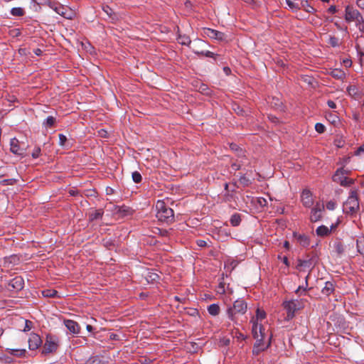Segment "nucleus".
<instances>
[{
    "label": "nucleus",
    "instance_id": "f257e3e1",
    "mask_svg": "<svg viewBox=\"0 0 364 364\" xmlns=\"http://www.w3.org/2000/svg\"><path fill=\"white\" fill-rule=\"evenodd\" d=\"M252 323V332L256 343L254 346L253 352L258 353L260 351L264 350L270 346L272 334L269 335L267 343L264 342V338L267 334L264 331V327L262 323L255 321L254 319L251 320Z\"/></svg>",
    "mask_w": 364,
    "mask_h": 364
},
{
    "label": "nucleus",
    "instance_id": "f03ea898",
    "mask_svg": "<svg viewBox=\"0 0 364 364\" xmlns=\"http://www.w3.org/2000/svg\"><path fill=\"white\" fill-rule=\"evenodd\" d=\"M247 310V304L242 299H238L234 301L232 306L227 308L226 314L228 318L233 322L234 324H239L238 316L244 315Z\"/></svg>",
    "mask_w": 364,
    "mask_h": 364
},
{
    "label": "nucleus",
    "instance_id": "7ed1b4c3",
    "mask_svg": "<svg viewBox=\"0 0 364 364\" xmlns=\"http://www.w3.org/2000/svg\"><path fill=\"white\" fill-rule=\"evenodd\" d=\"M156 216L159 220L166 223H171L174 220L173 210L167 206L164 201L158 200L156 204Z\"/></svg>",
    "mask_w": 364,
    "mask_h": 364
},
{
    "label": "nucleus",
    "instance_id": "20e7f679",
    "mask_svg": "<svg viewBox=\"0 0 364 364\" xmlns=\"http://www.w3.org/2000/svg\"><path fill=\"white\" fill-rule=\"evenodd\" d=\"M318 257L316 253L311 252L306 256L305 259H298L296 269L299 271L311 270L318 263Z\"/></svg>",
    "mask_w": 364,
    "mask_h": 364
},
{
    "label": "nucleus",
    "instance_id": "39448f33",
    "mask_svg": "<svg viewBox=\"0 0 364 364\" xmlns=\"http://www.w3.org/2000/svg\"><path fill=\"white\" fill-rule=\"evenodd\" d=\"M359 209L358 191L351 190L347 200L343 203V211L348 214H353Z\"/></svg>",
    "mask_w": 364,
    "mask_h": 364
},
{
    "label": "nucleus",
    "instance_id": "423d86ee",
    "mask_svg": "<svg viewBox=\"0 0 364 364\" xmlns=\"http://www.w3.org/2000/svg\"><path fill=\"white\" fill-rule=\"evenodd\" d=\"M59 339L56 336L48 334L46 336V342L43 346L42 353L48 354L55 352L58 347Z\"/></svg>",
    "mask_w": 364,
    "mask_h": 364
},
{
    "label": "nucleus",
    "instance_id": "0eeeda50",
    "mask_svg": "<svg viewBox=\"0 0 364 364\" xmlns=\"http://www.w3.org/2000/svg\"><path fill=\"white\" fill-rule=\"evenodd\" d=\"M283 306L284 309L287 311V320L292 319L295 316V313L301 309L299 301L297 300L284 301L283 303Z\"/></svg>",
    "mask_w": 364,
    "mask_h": 364
},
{
    "label": "nucleus",
    "instance_id": "6e6552de",
    "mask_svg": "<svg viewBox=\"0 0 364 364\" xmlns=\"http://www.w3.org/2000/svg\"><path fill=\"white\" fill-rule=\"evenodd\" d=\"M345 19L348 22L356 21L358 23L363 22V18L360 13L353 6H347L346 7Z\"/></svg>",
    "mask_w": 364,
    "mask_h": 364
},
{
    "label": "nucleus",
    "instance_id": "1a4fd4ad",
    "mask_svg": "<svg viewBox=\"0 0 364 364\" xmlns=\"http://www.w3.org/2000/svg\"><path fill=\"white\" fill-rule=\"evenodd\" d=\"M324 210L323 203H316L315 206L311 209L310 220L311 222L315 223L318 221L322 218V212Z\"/></svg>",
    "mask_w": 364,
    "mask_h": 364
},
{
    "label": "nucleus",
    "instance_id": "9d476101",
    "mask_svg": "<svg viewBox=\"0 0 364 364\" xmlns=\"http://www.w3.org/2000/svg\"><path fill=\"white\" fill-rule=\"evenodd\" d=\"M204 33L208 37L218 41H223L227 39V36L224 33L215 29L205 28Z\"/></svg>",
    "mask_w": 364,
    "mask_h": 364
},
{
    "label": "nucleus",
    "instance_id": "9b49d317",
    "mask_svg": "<svg viewBox=\"0 0 364 364\" xmlns=\"http://www.w3.org/2000/svg\"><path fill=\"white\" fill-rule=\"evenodd\" d=\"M28 343L29 349L33 350L38 349L41 346L42 340L38 334L32 333L30 334Z\"/></svg>",
    "mask_w": 364,
    "mask_h": 364
},
{
    "label": "nucleus",
    "instance_id": "f8f14e48",
    "mask_svg": "<svg viewBox=\"0 0 364 364\" xmlns=\"http://www.w3.org/2000/svg\"><path fill=\"white\" fill-rule=\"evenodd\" d=\"M8 286L9 290H21L24 286V280L21 277H16L9 281Z\"/></svg>",
    "mask_w": 364,
    "mask_h": 364
},
{
    "label": "nucleus",
    "instance_id": "ddd939ff",
    "mask_svg": "<svg viewBox=\"0 0 364 364\" xmlns=\"http://www.w3.org/2000/svg\"><path fill=\"white\" fill-rule=\"evenodd\" d=\"M349 174H350V170L345 169L343 167H341L336 170L332 177V179L334 182L341 183L343 181L342 179L343 180Z\"/></svg>",
    "mask_w": 364,
    "mask_h": 364
},
{
    "label": "nucleus",
    "instance_id": "4468645a",
    "mask_svg": "<svg viewBox=\"0 0 364 364\" xmlns=\"http://www.w3.org/2000/svg\"><path fill=\"white\" fill-rule=\"evenodd\" d=\"M301 200L306 208H310L314 204L312 193L309 190L305 189L301 195Z\"/></svg>",
    "mask_w": 364,
    "mask_h": 364
},
{
    "label": "nucleus",
    "instance_id": "2eb2a0df",
    "mask_svg": "<svg viewBox=\"0 0 364 364\" xmlns=\"http://www.w3.org/2000/svg\"><path fill=\"white\" fill-rule=\"evenodd\" d=\"M114 213L116 215H118L119 218H124L127 216L132 215L133 213V210L127 205L122 206H115Z\"/></svg>",
    "mask_w": 364,
    "mask_h": 364
},
{
    "label": "nucleus",
    "instance_id": "dca6fc26",
    "mask_svg": "<svg viewBox=\"0 0 364 364\" xmlns=\"http://www.w3.org/2000/svg\"><path fill=\"white\" fill-rule=\"evenodd\" d=\"M293 236L301 246L305 247L310 245V239L306 235L294 232Z\"/></svg>",
    "mask_w": 364,
    "mask_h": 364
},
{
    "label": "nucleus",
    "instance_id": "f3484780",
    "mask_svg": "<svg viewBox=\"0 0 364 364\" xmlns=\"http://www.w3.org/2000/svg\"><path fill=\"white\" fill-rule=\"evenodd\" d=\"M49 7L62 16H63V15H66V12L68 11V7L55 1L49 2Z\"/></svg>",
    "mask_w": 364,
    "mask_h": 364
},
{
    "label": "nucleus",
    "instance_id": "a211bd4d",
    "mask_svg": "<svg viewBox=\"0 0 364 364\" xmlns=\"http://www.w3.org/2000/svg\"><path fill=\"white\" fill-rule=\"evenodd\" d=\"M11 151L12 153L17 155H23L24 150L23 149L20 148L19 141L17 139L14 138L11 140L10 142Z\"/></svg>",
    "mask_w": 364,
    "mask_h": 364
},
{
    "label": "nucleus",
    "instance_id": "6ab92c4d",
    "mask_svg": "<svg viewBox=\"0 0 364 364\" xmlns=\"http://www.w3.org/2000/svg\"><path fill=\"white\" fill-rule=\"evenodd\" d=\"M102 10L107 15L109 19H110L112 22H114L119 20L118 14L115 13L109 6L103 5Z\"/></svg>",
    "mask_w": 364,
    "mask_h": 364
},
{
    "label": "nucleus",
    "instance_id": "aec40b11",
    "mask_svg": "<svg viewBox=\"0 0 364 364\" xmlns=\"http://www.w3.org/2000/svg\"><path fill=\"white\" fill-rule=\"evenodd\" d=\"M64 323L71 333L77 334L80 332V326L77 322L73 320H65Z\"/></svg>",
    "mask_w": 364,
    "mask_h": 364
},
{
    "label": "nucleus",
    "instance_id": "412c9836",
    "mask_svg": "<svg viewBox=\"0 0 364 364\" xmlns=\"http://www.w3.org/2000/svg\"><path fill=\"white\" fill-rule=\"evenodd\" d=\"M330 75L331 77L337 80H343L346 77L345 72L343 70L338 68L333 69L330 72Z\"/></svg>",
    "mask_w": 364,
    "mask_h": 364
},
{
    "label": "nucleus",
    "instance_id": "4be33fe9",
    "mask_svg": "<svg viewBox=\"0 0 364 364\" xmlns=\"http://www.w3.org/2000/svg\"><path fill=\"white\" fill-rule=\"evenodd\" d=\"M333 228V226H331V228L329 229L328 227H326L325 225H321L317 228L316 232L318 236L325 237L331 232V229Z\"/></svg>",
    "mask_w": 364,
    "mask_h": 364
},
{
    "label": "nucleus",
    "instance_id": "5701e85b",
    "mask_svg": "<svg viewBox=\"0 0 364 364\" xmlns=\"http://www.w3.org/2000/svg\"><path fill=\"white\" fill-rule=\"evenodd\" d=\"M321 291L323 294L329 296L334 291V284L331 282H326Z\"/></svg>",
    "mask_w": 364,
    "mask_h": 364
},
{
    "label": "nucleus",
    "instance_id": "b1692460",
    "mask_svg": "<svg viewBox=\"0 0 364 364\" xmlns=\"http://www.w3.org/2000/svg\"><path fill=\"white\" fill-rule=\"evenodd\" d=\"M9 354L17 356V357H23L26 354L25 349H14V348H6V350Z\"/></svg>",
    "mask_w": 364,
    "mask_h": 364
},
{
    "label": "nucleus",
    "instance_id": "393cba45",
    "mask_svg": "<svg viewBox=\"0 0 364 364\" xmlns=\"http://www.w3.org/2000/svg\"><path fill=\"white\" fill-rule=\"evenodd\" d=\"M208 311L211 316H215L219 314L220 311V308L219 305L216 304H213L208 307Z\"/></svg>",
    "mask_w": 364,
    "mask_h": 364
},
{
    "label": "nucleus",
    "instance_id": "a878e982",
    "mask_svg": "<svg viewBox=\"0 0 364 364\" xmlns=\"http://www.w3.org/2000/svg\"><path fill=\"white\" fill-rule=\"evenodd\" d=\"M327 43L331 45L332 47L335 48V47H338L341 46V41L334 36H328V39L327 41Z\"/></svg>",
    "mask_w": 364,
    "mask_h": 364
},
{
    "label": "nucleus",
    "instance_id": "bb28decb",
    "mask_svg": "<svg viewBox=\"0 0 364 364\" xmlns=\"http://www.w3.org/2000/svg\"><path fill=\"white\" fill-rule=\"evenodd\" d=\"M230 224L234 226L237 227L241 223V216L238 213L233 214L230 220Z\"/></svg>",
    "mask_w": 364,
    "mask_h": 364
},
{
    "label": "nucleus",
    "instance_id": "cd10ccee",
    "mask_svg": "<svg viewBox=\"0 0 364 364\" xmlns=\"http://www.w3.org/2000/svg\"><path fill=\"white\" fill-rule=\"evenodd\" d=\"M103 213H104V212L102 209L96 210L93 213H91L90 214V216H89L90 220H95L102 218Z\"/></svg>",
    "mask_w": 364,
    "mask_h": 364
},
{
    "label": "nucleus",
    "instance_id": "c85d7f7f",
    "mask_svg": "<svg viewBox=\"0 0 364 364\" xmlns=\"http://www.w3.org/2000/svg\"><path fill=\"white\" fill-rule=\"evenodd\" d=\"M11 14L14 16H23L25 14V11L21 7H14L11 9Z\"/></svg>",
    "mask_w": 364,
    "mask_h": 364
},
{
    "label": "nucleus",
    "instance_id": "c756f323",
    "mask_svg": "<svg viewBox=\"0 0 364 364\" xmlns=\"http://www.w3.org/2000/svg\"><path fill=\"white\" fill-rule=\"evenodd\" d=\"M178 40L179 43L184 46H189L191 43L189 36L186 35H179Z\"/></svg>",
    "mask_w": 364,
    "mask_h": 364
},
{
    "label": "nucleus",
    "instance_id": "7c9ffc66",
    "mask_svg": "<svg viewBox=\"0 0 364 364\" xmlns=\"http://www.w3.org/2000/svg\"><path fill=\"white\" fill-rule=\"evenodd\" d=\"M146 279L148 282H155L159 279V275L154 272H148Z\"/></svg>",
    "mask_w": 364,
    "mask_h": 364
},
{
    "label": "nucleus",
    "instance_id": "2f4dec72",
    "mask_svg": "<svg viewBox=\"0 0 364 364\" xmlns=\"http://www.w3.org/2000/svg\"><path fill=\"white\" fill-rule=\"evenodd\" d=\"M301 7L308 13L313 14L316 12V9L309 4L308 1L301 2Z\"/></svg>",
    "mask_w": 364,
    "mask_h": 364
},
{
    "label": "nucleus",
    "instance_id": "473e14b6",
    "mask_svg": "<svg viewBox=\"0 0 364 364\" xmlns=\"http://www.w3.org/2000/svg\"><path fill=\"white\" fill-rule=\"evenodd\" d=\"M266 317V313L263 310H260L259 309H257L256 311V318L253 317L252 320H255V321L258 322L259 320H263Z\"/></svg>",
    "mask_w": 364,
    "mask_h": 364
},
{
    "label": "nucleus",
    "instance_id": "72a5a7b5",
    "mask_svg": "<svg viewBox=\"0 0 364 364\" xmlns=\"http://www.w3.org/2000/svg\"><path fill=\"white\" fill-rule=\"evenodd\" d=\"M245 164V161H244V159H240V160H239V159H237V160L236 161V162H235V163H232V165H231V168H232L233 170H235V171H237V170H239V169L241 168V166H242V165H244Z\"/></svg>",
    "mask_w": 364,
    "mask_h": 364
},
{
    "label": "nucleus",
    "instance_id": "f704fd0d",
    "mask_svg": "<svg viewBox=\"0 0 364 364\" xmlns=\"http://www.w3.org/2000/svg\"><path fill=\"white\" fill-rule=\"evenodd\" d=\"M326 119L331 124H334L338 122V117L336 114L329 112L326 114Z\"/></svg>",
    "mask_w": 364,
    "mask_h": 364
},
{
    "label": "nucleus",
    "instance_id": "c9c22d12",
    "mask_svg": "<svg viewBox=\"0 0 364 364\" xmlns=\"http://www.w3.org/2000/svg\"><path fill=\"white\" fill-rule=\"evenodd\" d=\"M239 182L244 187L248 186L251 184V181L249 178L246 177L245 175H242L239 178Z\"/></svg>",
    "mask_w": 364,
    "mask_h": 364
},
{
    "label": "nucleus",
    "instance_id": "e433bc0d",
    "mask_svg": "<svg viewBox=\"0 0 364 364\" xmlns=\"http://www.w3.org/2000/svg\"><path fill=\"white\" fill-rule=\"evenodd\" d=\"M43 295L46 297H55L56 294H58V291L54 289H46L43 291Z\"/></svg>",
    "mask_w": 364,
    "mask_h": 364
},
{
    "label": "nucleus",
    "instance_id": "4c0bfd02",
    "mask_svg": "<svg viewBox=\"0 0 364 364\" xmlns=\"http://www.w3.org/2000/svg\"><path fill=\"white\" fill-rule=\"evenodd\" d=\"M342 181H343L342 183H341L339 184L343 187H349L354 183L353 179L350 178L347 176L343 180L342 179Z\"/></svg>",
    "mask_w": 364,
    "mask_h": 364
},
{
    "label": "nucleus",
    "instance_id": "58836bf2",
    "mask_svg": "<svg viewBox=\"0 0 364 364\" xmlns=\"http://www.w3.org/2000/svg\"><path fill=\"white\" fill-rule=\"evenodd\" d=\"M194 53L198 55H205V57H208V58H215V56L217 55L214 53L209 51V50L201 51V52L194 51Z\"/></svg>",
    "mask_w": 364,
    "mask_h": 364
},
{
    "label": "nucleus",
    "instance_id": "ea45409f",
    "mask_svg": "<svg viewBox=\"0 0 364 364\" xmlns=\"http://www.w3.org/2000/svg\"><path fill=\"white\" fill-rule=\"evenodd\" d=\"M285 1H286L287 5L293 11H297V10L300 9L299 4L296 3H294L291 0H286Z\"/></svg>",
    "mask_w": 364,
    "mask_h": 364
},
{
    "label": "nucleus",
    "instance_id": "a19ab883",
    "mask_svg": "<svg viewBox=\"0 0 364 364\" xmlns=\"http://www.w3.org/2000/svg\"><path fill=\"white\" fill-rule=\"evenodd\" d=\"M132 177L134 182L136 183H140L142 179L141 173L138 171H134L132 174Z\"/></svg>",
    "mask_w": 364,
    "mask_h": 364
},
{
    "label": "nucleus",
    "instance_id": "79ce46f5",
    "mask_svg": "<svg viewBox=\"0 0 364 364\" xmlns=\"http://www.w3.org/2000/svg\"><path fill=\"white\" fill-rule=\"evenodd\" d=\"M347 92L350 96H355L358 94V88L354 85H350L347 87Z\"/></svg>",
    "mask_w": 364,
    "mask_h": 364
},
{
    "label": "nucleus",
    "instance_id": "37998d69",
    "mask_svg": "<svg viewBox=\"0 0 364 364\" xmlns=\"http://www.w3.org/2000/svg\"><path fill=\"white\" fill-rule=\"evenodd\" d=\"M55 122V118L53 116H49L46 118V122H44V124L48 127H51L54 125Z\"/></svg>",
    "mask_w": 364,
    "mask_h": 364
},
{
    "label": "nucleus",
    "instance_id": "c03bdc74",
    "mask_svg": "<svg viewBox=\"0 0 364 364\" xmlns=\"http://www.w3.org/2000/svg\"><path fill=\"white\" fill-rule=\"evenodd\" d=\"M59 138V145L61 146H67L66 141H67V137L63 134H58Z\"/></svg>",
    "mask_w": 364,
    "mask_h": 364
},
{
    "label": "nucleus",
    "instance_id": "a18cd8bd",
    "mask_svg": "<svg viewBox=\"0 0 364 364\" xmlns=\"http://www.w3.org/2000/svg\"><path fill=\"white\" fill-rule=\"evenodd\" d=\"M315 129L318 133L322 134L325 132L326 127L323 124L318 122L315 124Z\"/></svg>",
    "mask_w": 364,
    "mask_h": 364
},
{
    "label": "nucleus",
    "instance_id": "49530a36",
    "mask_svg": "<svg viewBox=\"0 0 364 364\" xmlns=\"http://www.w3.org/2000/svg\"><path fill=\"white\" fill-rule=\"evenodd\" d=\"M355 49L360 57H364V48H361L360 46L357 43L355 45Z\"/></svg>",
    "mask_w": 364,
    "mask_h": 364
},
{
    "label": "nucleus",
    "instance_id": "de8ad7c7",
    "mask_svg": "<svg viewBox=\"0 0 364 364\" xmlns=\"http://www.w3.org/2000/svg\"><path fill=\"white\" fill-rule=\"evenodd\" d=\"M40 153H41V149L39 147L35 148L32 152V157L33 159L38 158L40 155Z\"/></svg>",
    "mask_w": 364,
    "mask_h": 364
},
{
    "label": "nucleus",
    "instance_id": "09e8293b",
    "mask_svg": "<svg viewBox=\"0 0 364 364\" xmlns=\"http://www.w3.org/2000/svg\"><path fill=\"white\" fill-rule=\"evenodd\" d=\"M303 80L309 85H313L314 81V78L309 76L302 77Z\"/></svg>",
    "mask_w": 364,
    "mask_h": 364
},
{
    "label": "nucleus",
    "instance_id": "8fccbe9b",
    "mask_svg": "<svg viewBox=\"0 0 364 364\" xmlns=\"http://www.w3.org/2000/svg\"><path fill=\"white\" fill-rule=\"evenodd\" d=\"M257 202L261 207H264L267 205V200L264 198H259L257 199Z\"/></svg>",
    "mask_w": 364,
    "mask_h": 364
},
{
    "label": "nucleus",
    "instance_id": "3c124183",
    "mask_svg": "<svg viewBox=\"0 0 364 364\" xmlns=\"http://www.w3.org/2000/svg\"><path fill=\"white\" fill-rule=\"evenodd\" d=\"M335 207H336V203L334 202H333V201H329L326 204V208L328 210H333L335 208Z\"/></svg>",
    "mask_w": 364,
    "mask_h": 364
},
{
    "label": "nucleus",
    "instance_id": "603ef678",
    "mask_svg": "<svg viewBox=\"0 0 364 364\" xmlns=\"http://www.w3.org/2000/svg\"><path fill=\"white\" fill-rule=\"evenodd\" d=\"M196 243L200 247H205L207 245L206 241H205L203 240H198L196 241Z\"/></svg>",
    "mask_w": 364,
    "mask_h": 364
},
{
    "label": "nucleus",
    "instance_id": "864d4df0",
    "mask_svg": "<svg viewBox=\"0 0 364 364\" xmlns=\"http://www.w3.org/2000/svg\"><path fill=\"white\" fill-rule=\"evenodd\" d=\"M73 16V13L69 10L68 8V11L66 12V15H63V17L68 19H72Z\"/></svg>",
    "mask_w": 364,
    "mask_h": 364
},
{
    "label": "nucleus",
    "instance_id": "5fc2aeb1",
    "mask_svg": "<svg viewBox=\"0 0 364 364\" xmlns=\"http://www.w3.org/2000/svg\"><path fill=\"white\" fill-rule=\"evenodd\" d=\"M31 324H32V322L31 321H26V326H25V328L23 329L24 331H29L31 330Z\"/></svg>",
    "mask_w": 364,
    "mask_h": 364
},
{
    "label": "nucleus",
    "instance_id": "6e6d98bb",
    "mask_svg": "<svg viewBox=\"0 0 364 364\" xmlns=\"http://www.w3.org/2000/svg\"><path fill=\"white\" fill-rule=\"evenodd\" d=\"M35 3H36L38 5L41 4H46L48 3L49 5V2H50L49 0H33Z\"/></svg>",
    "mask_w": 364,
    "mask_h": 364
},
{
    "label": "nucleus",
    "instance_id": "4d7b16f0",
    "mask_svg": "<svg viewBox=\"0 0 364 364\" xmlns=\"http://www.w3.org/2000/svg\"><path fill=\"white\" fill-rule=\"evenodd\" d=\"M327 105L331 109H336V103L333 101H332V100H328Z\"/></svg>",
    "mask_w": 364,
    "mask_h": 364
},
{
    "label": "nucleus",
    "instance_id": "13d9d810",
    "mask_svg": "<svg viewBox=\"0 0 364 364\" xmlns=\"http://www.w3.org/2000/svg\"><path fill=\"white\" fill-rule=\"evenodd\" d=\"M217 291L220 294L225 293L224 285L222 283L219 284Z\"/></svg>",
    "mask_w": 364,
    "mask_h": 364
},
{
    "label": "nucleus",
    "instance_id": "bf43d9fd",
    "mask_svg": "<svg viewBox=\"0 0 364 364\" xmlns=\"http://www.w3.org/2000/svg\"><path fill=\"white\" fill-rule=\"evenodd\" d=\"M364 243V237H360L357 240V247L358 250V252H361V250H360V244Z\"/></svg>",
    "mask_w": 364,
    "mask_h": 364
},
{
    "label": "nucleus",
    "instance_id": "052dcab7",
    "mask_svg": "<svg viewBox=\"0 0 364 364\" xmlns=\"http://www.w3.org/2000/svg\"><path fill=\"white\" fill-rule=\"evenodd\" d=\"M14 181H15L14 179L11 178V179L4 180V181H1V183H3V184H10V185H11V184L14 183Z\"/></svg>",
    "mask_w": 364,
    "mask_h": 364
},
{
    "label": "nucleus",
    "instance_id": "680f3d73",
    "mask_svg": "<svg viewBox=\"0 0 364 364\" xmlns=\"http://www.w3.org/2000/svg\"><path fill=\"white\" fill-rule=\"evenodd\" d=\"M336 11L337 9L335 6H331L328 9V12L331 14H335Z\"/></svg>",
    "mask_w": 364,
    "mask_h": 364
},
{
    "label": "nucleus",
    "instance_id": "e2e57ef3",
    "mask_svg": "<svg viewBox=\"0 0 364 364\" xmlns=\"http://www.w3.org/2000/svg\"><path fill=\"white\" fill-rule=\"evenodd\" d=\"M357 5L361 9H364V0H357Z\"/></svg>",
    "mask_w": 364,
    "mask_h": 364
},
{
    "label": "nucleus",
    "instance_id": "0e129e2a",
    "mask_svg": "<svg viewBox=\"0 0 364 364\" xmlns=\"http://www.w3.org/2000/svg\"><path fill=\"white\" fill-rule=\"evenodd\" d=\"M33 53L36 55L39 56V55H41L42 54L43 51L40 48H36V49L33 50Z\"/></svg>",
    "mask_w": 364,
    "mask_h": 364
},
{
    "label": "nucleus",
    "instance_id": "69168bd1",
    "mask_svg": "<svg viewBox=\"0 0 364 364\" xmlns=\"http://www.w3.org/2000/svg\"><path fill=\"white\" fill-rule=\"evenodd\" d=\"M301 291H306V289L303 288L302 287H299L298 289L296 290V293L299 294Z\"/></svg>",
    "mask_w": 364,
    "mask_h": 364
},
{
    "label": "nucleus",
    "instance_id": "338daca9",
    "mask_svg": "<svg viewBox=\"0 0 364 364\" xmlns=\"http://www.w3.org/2000/svg\"><path fill=\"white\" fill-rule=\"evenodd\" d=\"M283 262L287 265V266H289V261H288V258L287 257H283Z\"/></svg>",
    "mask_w": 364,
    "mask_h": 364
},
{
    "label": "nucleus",
    "instance_id": "774afa93",
    "mask_svg": "<svg viewBox=\"0 0 364 364\" xmlns=\"http://www.w3.org/2000/svg\"><path fill=\"white\" fill-rule=\"evenodd\" d=\"M358 29L361 31V32H363L364 33V24H360L358 26Z\"/></svg>",
    "mask_w": 364,
    "mask_h": 364
}]
</instances>
